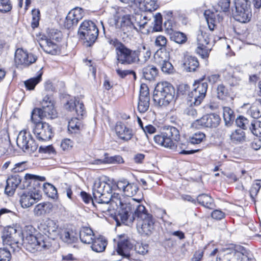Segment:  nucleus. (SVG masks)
I'll return each instance as SVG.
<instances>
[{
    "mask_svg": "<svg viewBox=\"0 0 261 261\" xmlns=\"http://www.w3.org/2000/svg\"><path fill=\"white\" fill-rule=\"evenodd\" d=\"M116 186L117 188L122 190L124 194L127 197H132L139 191V188L137 185L129 183L126 180L118 181Z\"/></svg>",
    "mask_w": 261,
    "mask_h": 261,
    "instance_id": "412c9836",
    "label": "nucleus"
},
{
    "mask_svg": "<svg viewBox=\"0 0 261 261\" xmlns=\"http://www.w3.org/2000/svg\"><path fill=\"white\" fill-rule=\"evenodd\" d=\"M154 25L153 30L154 31H160L162 29V17L160 14L155 15L154 17Z\"/></svg>",
    "mask_w": 261,
    "mask_h": 261,
    "instance_id": "774afa93",
    "label": "nucleus"
},
{
    "mask_svg": "<svg viewBox=\"0 0 261 261\" xmlns=\"http://www.w3.org/2000/svg\"><path fill=\"white\" fill-rule=\"evenodd\" d=\"M169 36L172 41L178 44H183L187 41V37L185 34L180 32L174 31Z\"/></svg>",
    "mask_w": 261,
    "mask_h": 261,
    "instance_id": "49530a36",
    "label": "nucleus"
},
{
    "mask_svg": "<svg viewBox=\"0 0 261 261\" xmlns=\"http://www.w3.org/2000/svg\"><path fill=\"white\" fill-rule=\"evenodd\" d=\"M96 203L93 202V205L96 208L97 210L101 213L110 212L112 210L115 209L114 204L115 202L112 201V198H109L107 201L105 199H99V200H95Z\"/></svg>",
    "mask_w": 261,
    "mask_h": 261,
    "instance_id": "a878e982",
    "label": "nucleus"
},
{
    "mask_svg": "<svg viewBox=\"0 0 261 261\" xmlns=\"http://www.w3.org/2000/svg\"><path fill=\"white\" fill-rule=\"evenodd\" d=\"M37 57L22 48H18L15 54V63L17 67H28L37 60Z\"/></svg>",
    "mask_w": 261,
    "mask_h": 261,
    "instance_id": "ddd939ff",
    "label": "nucleus"
},
{
    "mask_svg": "<svg viewBox=\"0 0 261 261\" xmlns=\"http://www.w3.org/2000/svg\"><path fill=\"white\" fill-rule=\"evenodd\" d=\"M261 187V179H256L253 181L251 187L250 189V195L252 200L257 195L259 189Z\"/></svg>",
    "mask_w": 261,
    "mask_h": 261,
    "instance_id": "6e6d98bb",
    "label": "nucleus"
},
{
    "mask_svg": "<svg viewBox=\"0 0 261 261\" xmlns=\"http://www.w3.org/2000/svg\"><path fill=\"white\" fill-rule=\"evenodd\" d=\"M133 247L132 244L127 240L124 239L118 242L116 252L124 258L129 256V250Z\"/></svg>",
    "mask_w": 261,
    "mask_h": 261,
    "instance_id": "bb28decb",
    "label": "nucleus"
},
{
    "mask_svg": "<svg viewBox=\"0 0 261 261\" xmlns=\"http://www.w3.org/2000/svg\"><path fill=\"white\" fill-rule=\"evenodd\" d=\"M12 9L11 5L9 0H0V12L6 13Z\"/></svg>",
    "mask_w": 261,
    "mask_h": 261,
    "instance_id": "338daca9",
    "label": "nucleus"
},
{
    "mask_svg": "<svg viewBox=\"0 0 261 261\" xmlns=\"http://www.w3.org/2000/svg\"><path fill=\"white\" fill-rule=\"evenodd\" d=\"M195 88L191 92L196 93L198 96H203V98H205L207 90L208 85L206 82H204L203 80H200L195 82L194 85Z\"/></svg>",
    "mask_w": 261,
    "mask_h": 261,
    "instance_id": "f704fd0d",
    "label": "nucleus"
},
{
    "mask_svg": "<svg viewBox=\"0 0 261 261\" xmlns=\"http://www.w3.org/2000/svg\"><path fill=\"white\" fill-rule=\"evenodd\" d=\"M82 127L81 123L79 118H72L68 122V129L71 133H77Z\"/></svg>",
    "mask_w": 261,
    "mask_h": 261,
    "instance_id": "09e8293b",
    "label": "nucleus"
},
{
    "mask_svg": "<svg viewBox=\"0 0 261 261\" xmlns=\"http://www.w3.org/2000/svg\"><path fill=\"white\" fill-rule=\"evenodd\" d=\"M224 259L227 261H256L250 251L244 249L242 251L236 249L229 250L224 255Z\"/></svg>",
    "mask_w": 261,
    "mask_h": 261,
    "instance_id": "2eb2a0df",
    "label": "nucleus"
},
{
    "mask_svg": "<svg viewBox=\"0 0 261 261\" xmlns=\"http://www.w3.org/2000/svg\"><path fill=\"white\" fill-rule=\"evenodd\" d=\"M205 138V134L202 132H198L190 136L189 141L192 144H199L201 143Z\"/></svg>",
    "mask_w": 261,
    "mask_h": 261,
    "instance_id": "8fccbe9b",
    "label": "nucleus"
},
{
    "mask_svg": "<svg viewBox=\"0 0 261 261\" xmlns=\"http://www.w3.org/2000/svg\"><path fill=\"white\" fill-rule=\"evenodd\" d=\"M45 118L40 108L34 109L31 113V120L33 123L34 126L38 123H41V119Z\"/></svg>",
    "mask_w": 261,
    "mask_h": 261,
    "instance_id": "79ce46f5",
    "label": "nucleus"
},
{
    "mask_svg": "<svg viewBox=\"0 0 261 261\" xmlns=\"http://www.w3.org/2000/svg\"><path fill=\"white\" fill-rule=\"evenodd\" d=\"M203 99L204 98H203L202 95L200 97V96L197 95L196 93L190 92L188 94V101L190 102V105L193 104L194 106H198L201 103Z\"/></svg>",
    "mask_w": 261,
    "mask_h": 261,
    "instance_id": "13d9d810",
    "label": "nucleus"
},
{
    "mask_svg": "<svg viewBox=\"0 0 261 261\" xmlns=\"http://www.w3.org/2000/svg\"><path fill=\"white\" fill-rule=\"evenodd\" d=\"M64 107L66 110L69 111L75 110L79 117H82L86 113L84 104L76 98L68 101Z\"/></svg>",
    "mask_w": 261,
    "mask_h": 261,
    "instance_id": "b1692460",
    "label": "nucleus"
},
{
    "mask_svg": "<svg viewBox=\"0 0 261 261\" xmlns=\"http://www.w3.org/2000/svg\"><path fill=\"white\" fill-rule=\"evenodd\" d=\"M109 43L115 47L116 62L122 65H130L138 62L136 50L130 49L116 39L110 40Z\"/></svg>",
    "mask_w": 261,
    "mask_h": 261,
    "instance_id": "39448f33",
    "label": "nucleus"
},
{
    "mask_svg": "<svg viewBox=\"0 0 261 261\" xmlns=\"http://www.w3.org/2000/svg\"><path fill=\"white\" fill-rule=\"evenodd\" d=\"M22 244L28 251L34 253L38 251H41L42 249L48 248L49 244L43 240L41 238H38L35 235L28 232L26 231V236L23 239V233H22Z\"/></svg>",
    "mask_w": 261,
    "mask_h": 261,
    "instance_id": "1a4fd4ad",
    "label": "nucleus"
},
{
    "mask_svg": "<svg viewBox=\"0 0 261 261\" xmlns=\"http://www.w3.org/2000/svg\"><path fill=\"white\" fill-rule=\"evenodd\" d=\"M24 178L26 180H31L29 181L30 184H33L36 186H40V184L39 182L43 181L45 180V178L44 176H40L31 174H25Z\"/></svg>",
    "mask_w": 261,
    "mask_h": 261,
    "instance_id": "603ef678",
    "label": "nucleus"
},
{
    "mask_svg": "<svg viewBox=\"0 0 261 261\" xmlns=\"http://www.w3.org/2000/svg\"><path fill=\"white\" fill-rule=\"evenodd\" d=\"M210 40L208 35L205 32L200 31L197 35V47L196 51L203 59L208 57L210 52L212 49L211 47L208 46Z\"/></svg>",
    "mask_w": 261,
    "mask_h": 261,
    "instance_id": "f8f14e48",
    "label": "nucleus"
},
{
    "mask_svg": "<svg viewBox=\"0 0 261 261\" xmlns=\"http://www.w3.org/2000/svg\"><path fill=\"white\" fill-rule=\"evenodd\" d=\"M22 231L15 227H8L4 229L2 238L7 246L0 248V261H10L11 252L19 251L22 244Z\"/></svg>",
    "mask_w": 261,
    "mask_h": 261,
    "instance_id": "f257e3e1",
    "label": "nucleus"
},
{
    "mask_svg": "<svg viewBox=\"0 0 261 261\" xmlns=\"http://www.w3.org/2000/svg\"><path fill=\"white\" fill-rule=\"evenodd\" d=\"M120 64V63L116 62V65H115L116 68V72L119 77L121 78H124L126 75L128 74H133L135 75V72L133 71V70H121L119 67Z\"/></svg>",
    "mask_w": 261,
    "mask_h": 261,
    "instance_id": "680f3d73",
    "label": "nucleus"
},
{
    "mask_svg": "<svg viewBox=\"0 0 261 261\" xmlns=\"http://www.w3.org/2000/svg\"><path fill=\"white\" fill-rule=\"evenodd\" d=\"M237 125L243 129H249L251 127V120H249L244 116H239L236 121Z\"/></svg>",
    "mask_w": 261,
    "mask_h": 261,
    "instance_id": "3c124183",
    "label": "nucleus"
},
{
    "mask_svg": "<svg viewBox=\"0 0 261 261\" xmlns=\"http://www.w3.org/2000/svg\"><path fill=\"white\" fill-rule=\"evenodd\" d=\"M217 95L219 99L225 100L229 96V93L227 88L224 85L220 84L217 87Z\"/></svg>",
    "mask_w": 261,
    "mask_h": 261,
    "instance_id": "864d4df0",
    "label": "nucleus"
},
{
    "mask_svg": "<svg viewBox=\"0 0 261 261\" xmlns=\"http://www.w3.org/2000/svg\"><path fill=\"white\" fill-rule=\"evenodd\" d=\"M41 197L39 189H34V191L23 193L20 197V202L22 207H29L36 202Z\"/></svg>",
    "mask_w": 261,
    "mask_h": 261,
    "instance_id": "6ab92c4d",
    "label": "nucleus"
},
{
    "mask_svg": "<svg viewBox=\"0 0 261 261\" xmlns=\"http://www.w3.org/2000/svg\"><path fill=\"white\" fill-rule=\"evenodd\" d=\"M68 14L72 18H74L75 20L78 23L79 21L84 16L83 10L79 7H76L72 9Z\"/></svg>",
    "mask_w": 261,
    "mask_h": 261,
    "instance_id": "5fc2aeb1",
    "label": "nucleus"
},
{
    "mask_svg": "<svg viewBox=\"0 0 261 261\" xmlns=\"http://www.w3.org/2000/svg\"><path fill=\"white\" fill-rule=\"evenodd\" d=\"M159 66L160 67L162 71L164 73L170 74L173 72L174 68L169 60Z\"/></svg>",
    "mask_w": 261,
    "mask_h": 261,
    "instance_id": "69168bd1",
    "label": "nucleus"
},
{
    "mask_svg": "<svg viewBox=\"0 0 261 261\" xmlns=\"http://www.w3.org/2000/svg\"><path fill=\"white\" fill-rule=\"evenodd\" d=\"M57 223L51 219L46 220L43 224H41V230L44 234L48 238L55 240L58 237L59 229Z\"/></svg>",
    "mask_w": 261,
    "mask_h": 261,
    "instance_id": "f3484780",
    "label": "nucleus"
},
{
    "mask_svg": "<svg viewBox=\"0 0 261 261\" xmlns=\"http://www.w3.org/2000/svg\"><path fill=\"white\" fill-rule=\"evenodd\" d=\"M91 246L92 249L96 252H102L106 249L107 241L103 237L94 238Z\"/></svg>",
    "mask_w": 261,
    "mask_h": 261,
    "instance_id": "473e14b6",
    "label": "nucleus"
},
{
    "mask_svg": "<svg viewBox=\"0 0 261 261\" xmlns=\"http://www.w3.org/2000/svg\"><path fill=\"white\" fill-rule=\"evenodd\" d=\"M149 105L150 96L149 89L146 84H141L138 103V110L141 113H145L148 110Z\"/></svg>",
    "mask_w": 261,
    "mask_h": 261,
    "instance_id": "dca6fc26",
    "label": "nucleus"
},
{
    "mask_svg": "<svg viewBox=\"0 0 261 261\" xmlns=\"http://www.w3.org/2000/svg\"><path fill=\"white\" fill-rule=\"evenodd\" d=\"M174 94V88L170 83H159L155 88L153 99L158 106L166 107L173 100Z\"/></svg>",
    "mask_w": 261,
    "mask_h": 261,
    "instance_id": "20e7f679",
    "label": "nucleus"
},
{
    "mask_svg": "<svg viewBox=\"0 0 261 261\" xmlns=\"http://www.w3.org/2000/svg\"><path fill=\"white\" fill-rule=\"evenodd\" d=\"M249 112L251 116L254 119L261 117V101L257 100L252 104Z\"/></svg>",
    "mask_w": 261,
    "mask_h": 261,
    "instance_id": "a19ab883",
    "label": "nucleus"
},
{
    "mask_svg": "<svg viewBox=\"0 0 261 261\" xmlns=\"http://www.w3.org/2000/svg\"><path fill=\"white\" fill-rule=\"evenodd\" d=\"M80 37L85 41L86 45L90 46L96 40L98 30L95 24L91 20H85L80 25L78 31Z\"/></svg>",
    "mask_w": 261,
    "mask_h": 261,
    "instance_id": "0eeeda50",
    "label": "nucleus"
},
{
    "mask_svg": "<svg viewBox=\"0 0 261 261\" xmlns=\"http://www.w3.org/2000/svg\"><path fill=\"white\" fill-rule=\"evenodd\" d=\"M232 14L236 20L242 23L249 22L252 16L250 2L248 0H235Z\"/></svg>",
    "mask_w": 261,
    "mask_h": 261,
    "instance_id": "6e6552de",
    "label": "nucleus"
},
{
    "mask_svg": "<svg viewBox=\"0 0 261 261\" xmlns=\"http://www.w3.org/2000/svg\"><path fill=\"white\" fill-rule=\"evenodd\" d=\"M198 202L205 207L212 208L214 206V200L207 194L199 195L196 199Z\"/></svg>",
    "mask_w": 261,
    "mask_h": 261,
    "instance_id": "58836bf2",
    "label": "nucleus"
},
{
    "mask_svg": "<svg viewBox=\"0 0 261 261\" xmlns=\"http://www.w3.org/2000/svg\"><path fill=\"white\" fill-rule=\"evenodd\" d=\"M40 109L45 118L54 119L57 117V113L55 109L53 101L47 95L43 98L41 102V108Z\"/></svg>",
    "mask_w": 261,
    "mask_h": 261,
    "instance_id": "aec40b11",
    "label": "nucleus"
},
{
    "mask_svg": "<svg viewBox=\"0 0 261 261\" xmlns=\"http://www.w3.org/2000/svg\"><path fill=\"white\" fill-rule=\"evenodd\" d=\"M40 47L47 54L53 55H56L59 51V47L57 44L50 39L42 40L40 43Z\"/></svg>",
    "mask_w": 261,
    "mask_h": 261,
    "instance_id": "cd10ccee",
    "label": "nucleus"
},
{
    "mask_svg": "<svg viewBox=\"0 0 261 261\" xmlns=\"http://www.w3.org/2000/svg\"><path fill=\"white\" fill-rule=\"evenodd\" d=\"M53 205L49 202H43L36 205L34 209V215L36 216H41L49 213L52 210Z\"/></svg>",
    "mask_w": 261,
    "mask_h": 261,
    "instance_id": "72a5a7b5",
    "label": "nucleus"
},
{
    "mask_svg": "<svg viewBox=\"0 0 261 261\" xmlns=\"http://www.w3.org/2000/svg\"><path fill=\"white\" fill-rule=\"evenodd\" d=\"M142 73L145 79L151 81L157 76L158 70L153 65H148L143 68Z\"/></svg>",
    "mask_w": 261,
    "mask_h": 261,
    "instance_id": "e433bc0d",
    "label": "nucleus"
},
{
    "mask_svg": "<svg viewBox=\"0 0 261 261\" xmlns=\"http://www.w3.org/2000/svg\"><path fill=\"white\" fill-rule=\"evenodd\" d=\"M113 198L112 201L115 202L116 208H118L119 207L120 208V211L117 216V219L119 218L122 223L126 224H128L129 222H133L136 218V212L138 208L140 206H143V205L139 204L142 198H132L128 202L123 203L120 199V195L118 194L115 193H114Z\"/></svg>",
    "mask_w": 261,
    "mask_h": 261,
    "instance_id": "f03ea898",
    "label": "nucleus"
},
{
    "mask_svg": "<svg viewBox=\"0 0 261 261\" xmlns=\"http://www.w3.org/2000/svg\"><path fill=\"white\" fill-rule=\"evenodd\" d=\"M17 146L23 151L31 153L38 148V144L35 142L30 132L27 130L21 131L17 137Z\"/></svg>",
    "mask_w": 261,
    "mask_h": 261,
    "instance_id": "9b49d317",
    "label": "nucleus"
},
{
    "mask_svg": "<svg viewBox=\"0 0 261 261\" xmlns=\"http://www.w3.org/2000/svg\"><path fill=\"white\" fill-rule=\"evenodd\" d=\"M137 54L138 62H146L150 57L151 51L150 48L143 45L142 47L136 50Z\"/></svg>",
    "mask_w": 261,
    "mask_h": 261,
    "instance_id": "4c0bfd02",
    "label": "nucleus"
},
{
    "mask_svg": "<svg viewBox=\"0 0 261 261\" xmlns=\"http://www.w3.org/2000/svg\"><path fill=\"white\" fill-rule=\"evenodd\" d=\"M21 179L18 176H14L7 179L6 183L15 189H16L18 186L20 184Z\"/></svg>",
    "mask_w": 261,
    "mask_h": 261,
    "instance_id": "e2e57ef3",
    "label": "nucleus"
},
{
    "mask_svg": "<svg viewBox=\"0 0 261 261\" xmlns=\"http://www.w3.org/2000/svg\"><path fill=\"white\" fill-rule=\"evenodd\" d=\"M170 50H164L163 48H160L158 49L154 56V61L155 63L160 65L162 64H164L169 60Z\"/></svg>",
    "mask_w": 261,
    "mask_h": 261,
    "instance_id": "2f4dec72",
    "label": "nucleus"
},
{
    "mask_svg": "<svg viewBox=\"0 0 261 261\" xmlns=\"http://www.w3.org/2000/svg\"><path fill=\"white\" fill-rule=\"evenodd\" d=\"M167 39L164 36L160 35L156 38L155 44L156 46L163 48L164 50H170L169 46H167Z\"/></svg>",
    "mask_w": 261,
    "mask_h": 261,
    "instance_id": "052dcab7",
    "label": "nucleus"
},
{
    "mask_svg": "<svg viewBox=\"0 0 261 261\" xmlns=\"http://www.w3.org/2000/svg\"><path fill=\"white\" fill-rule=\"evenodd\" d=\"M114 21L116 27L121 29L124 33L129 32L133 28H135V24L132 22L130 15L115 16Z\"/></svg>",
    "mask_w": 261,
    "mask_h": 261,
    "instance_id": "4be33fe9",
    "label": "nucleus"
},
{
    "mask_svg": "<svg viewBox=\"0 0 261 261\" xmlns=\"http://www.w3.org/2000/svg\"><path fill=\"white\" fill-rule=\"evenodd\" d=\"M147 17L143 15H137L135 16V23L140 29L144 28L147 24Z\"/></svg>",
    "mask_w": 261,
    "mask_h": 261,
    "instance_id": "0e129e2a",
    "label": "nucleus"
},
{
    "mask_svg": "<svg viewBox=\"0 0 261 261\" xmlns=\"http://www.w3.org/2000/svg\"><path fill=\"white\" fill-rule=\"evenodd\" d=\"M43 190L44 193L49 197L55 199L57 197V189L51 184L48 182L43 184Z\"/></svg>",
    "mask_w": 261,
    "mask_h": 261,
    "instance_id": "c03bdc74",
    "label": "nucleus"
},
{
    "mask_svg": "<svg viewBox=\"0 0 261 261\" xmlns=\"http://www.w3.org/2000/svg\"><path fill=\"white\" fill-rule=\"evenodd\" d=\"M112 187L109 184L96 179L93 186V196L95 200L103 198L108 201L109 198L114 199V194L112 195Z\"/></svg>",
    "mask_w": 261,
    "mask_h": 261,
    "instance_id": "9d476101",
    "label": "nucleus"
},
{
    "mask_svg": "<svg viewBox=\"0 0 261 261\" xmlns=\"http://www.w3.org/2000/svg\"><path fill=\"white\" fill-rule=\"evenodd\" d=\"M230 139L235 144L243 142L246 139L245 134L241 129H236L230 134Z\"/></svg>",
    "mask_w": 261,
    "mask_h": 261,
    "instance_id": "ea45409f",
    "label": "nucleus"
},
{
    "mask_svg": "<svg viewBox=\"0 0 261 261\" xmlns=\"http://www.w3.org/2000/svg\"><path fill=\"white\" fill-rule=\"evenodd\" d=\"M115 129L118 137L123 140H129L133 136L132 129L126 126L121 122L117 123Z\"/></svg>",
    "mask_w": 261,
    "mask_h": 261,
    "instance_id": "393cba45",
    "label": "nucleus"
},
{
    "mask_svg": "<svg viewBox=\"0 0 261 261\" xmlns=\"http://www.w3.org/2000/svg\"><path fill=\"white\" fill-rule=\"evenodd\" d=\"M184 65L186 71L191 72L195 71L199 67V64L196 57L188 56L185 58Z\"/></svg>",
    "mask_w": 261,
    "mask_h": 261,
    "instance_id": "c9c22d12",
    "label": "nucleus"
},
{
    "mask_svg": "<svg viewBox=\"0 0 261 261\" xmlns=\"http://www.w3.org/2000/svg\"><path fill=\"white\" fill-rule=\"evenodd\" d=\"M59 231L58 237L65 243H72L77 240V236L72 230L61 228Z\"/></svg>",
    "mask_w": 261,
    "mask_h": 261,
    "instance_id": "c85d7f7f",
    "label": "nucleus"
},
{
    "mask_svg": "<svg viewBox=\"0 0 261 261\" xmlns=\"http://www.w3.org/2000/svg\"><path fill=\"white\" fill-rule=\"evenodd\" d=\"M137 229L143 236H150L154 228V220L152 215L147 213L144 206H140L136 212Z\"/></svg>",
    "mask_w": 261,
    "mask_h": 261,
    "instance_id": "7ed1b4c3",
    "label": "nucleus"
},
{
    "mask_svg": "<svg viewBox=\"0 0 261 261\" xmlns=\"http://www.w3.org/2000/svg\"><path fill=\"white\" fill-rule=\"evenodd\" d=\"M180 138L179 130L175 127L169 126L164 128L160 134L154 136V142L164 147L173 149L175 147L174 141Z\"/></svg>",
    "mask_w": 261,
    "mask_h": 261,
    "instance_id": "423d86ee",
    "label": "nucleus"
},
{
    "mask_svg": "<svg viewBox=\"0 0 261 261\" xmlns=\"http://www.w3.org/2000/svg\"><path fill=\"white\" fill-rule=\"evenodd\" d=\"M221 119L219 116L216 114H210L203 116L200 119L195 121L196 125L204 127H217L220 123Z\"/></svg>",
    "mask_w": 261,
    "mask_h": 261,
    "instance_id": "a211bd4d",
    "label": "nucleus"
},
{
    "mask_svg": "<svg viewBox=\"0 0 261 261\" xmlns=\"http://www.w3.org/2000/svg\"><path fill=\"white\" fill-rule=\"evenodd\" d=\"M250 131L254 136L261 137V121L252 120Z\"/></svg>",
    "mask_w": 261,
    "mask_h": 261,
    "instance_id": "de8ad7c7",
    "label": "nucleus"
},
{
    "mask_svg": "<svg viewBox=\"0 0 261 261\" xmlns=\"http://www.w3.org/2000/svg\"><path fill=\"white\" fill-rule=\"evenodd\" d=\"M158 0H137V5L140 9L145 11H152L158 8Z\"/></svg>",
    "mask_w": 261,
    "mask_h": 261,
    "instance_id": "7c9ffc66",
    "label": "nucleus"
},
{
    "mask_svg": "<svg viewBox=\"0 0 261 261\" xmlns=\"http://www.w3.org/2000/svg\"><path fill=\"white\" fill-rule=\"evenodd\" d=\"M33 127V133L40 141L49 140L53 136V127L47 123H38Z\"/></svg>",
    "mask_w": 261,
    "mask_h": 261,
    "instance_id": "4468645a",
    "label": "nucleus"
},
{
    "mask_svg": "<svg viewBox=\"0 0 261 261\" xmlns=\"http://www.w3.org/2000/svg\"><path fill=\"white\" fill-rule=\"evenodd\" d=\"M80 238L83 243L90 244L93 242L94 233L91 228L83 227L80 232Z\"/></svg>",
    "mask_w": 261,
    "mask_h": 261,
    "instance_id": "c756f323",
    "label": "nucleus"
},
{
    "mask_svg": "<svg viewBox=\"0 0 261 261\" xmlns=\"http://www.w3.org/2000/svg\"><path fill=\"white\" fill-rule=\"evenodd\" d=\"M223 118L227 125H229L234 120V112L229 107H223Z\"/></svg>",
    "mask_w": 261,
    "mask_h": 261,
    "instance_id": "37998d69",
    "label": "nucleus"
},
{
    "mask_svg": "<svg viewBox=\"0 0 261 261\" xmlns=\"http://www.w3.org/2000/svg\"><path fill=\"white\" fill-rule=\"evenodd\" d=\"M10 146V141L8 137L0 138V154H5Z\"/></svg>",
    "mask_w": 261,
    "mask_h": 261,
    "instance_id": "4d7b16f0",
    "label": "nucleus"
},
{
    "mask_svg": "<svg viewBox=\"0 0 261 261\" xmlns=\"http://www.w3.org/2000/svg\"><path fill=\"white\" fill-rule=\"evenodd\" d=\"M98 161L105 164H121L124 163L123 158L120 155L106 158L103 161H101V160H98Z\"/></svg>",
    "mask_w": 261,
    "mask_h": 261,
    "instance_id": "bf43d9fd",
    "label": "nucleus"
},
{
    "mask_svg": "<svg viewBox=\"0 0 261 261\" xmlns=\"http://www.w3.org/2000/svg\"><path fill=\"white\" fill-rule=\"evenodd\" d=\"M204 15L211 31H214L217 24L222 20V17L220 16L217 11L214 12L210 10H205Z\"/></svg>",
    "mask_w": 261,
    "mask_h": 261,
    "instance_id": "5701e85b",
    "label": "nucleus"
},
{
    "mask_svg": "<svg viewBox=\"0 0 261 261\" xmlns=\"http://www.w3.org/2000/svg\"><path fill=\"white\" fill-rule=\"evenodd\" d=\"M42 73H39L36 77L31 78L24 82V85L27 90H33L36 85L41 80Z\"/></svg>",
    "mask_w": 261,
    "mask_h": 261,
    "instance_id": "a18cd8bd",
    "label": "nucleus"
}]
</instances>
